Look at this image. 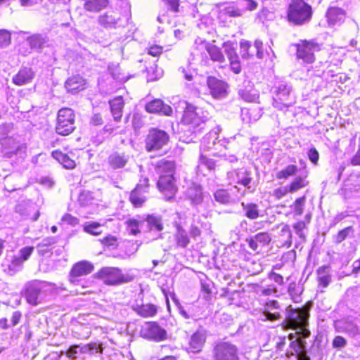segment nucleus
<instances>
[{
    "label": "nucleus",
    "instance_id": "864d4df0",
    "mask_svg": "<svg viewBox=\"0 0 360 360\" xmlns=\"http://www.w3.org/2000/svg\"><path fill=\"white\" fill-rule=\"evenodd\" d=\"M101 228V224L98 222H89L84 226V231L91 235L97 236L101 233L98 229Z\"/></svg>",
    "mask_w": 360,
    "mask_h": 360
},
{
    "label": "nucleus",
    "instance_id": "603ef678",
    "mask_svg": "<svg viewBox=\"0 0 360 360\" xmlns=\"http://www.w3.org/2000/svg\"><path fill=\"white\" fill-rule=\"evenodd\" d=\"M157 312L156 307L151 304H142L137 310L139 315H155Z\"/></svg>",
    "mask_w": 360,
    "mask_h": 360
},
{
    "label": "nucleus",
    "instance_id": "6e6d98bb",
    "mask_svg": "<svg viewBox=\"0 0 360 360\" xmlns=\"http://www.w3.org/2000/svg\"><path fill=\"white\" fill-rule=\"evenodd\" d=\"M23 262L18 255H14L8 265V269L11 271L17 272L22 269Z\"/></svg>",
    "mask_w": 360,
    "mask_h": 360
},
{
    "label": "nucleus",
    "instance_id": "f704fd0d",
    "mask_svg": "<svg viewBox=\"0 0 360 360\" xmlns=\"http://www.w3.org/2000/svg\"><path fill=\"white\" fill-rule=\"evenodd\" d=\"M241 207L244 212L245 216L250 219H256L259 217V208L258 205L255 203H245L241 202Z\"/></svg>",
    "mask_w": 360,
    "mask_h": 360
},
{
    "label": "nucleus",
    "instance_id": "4468645a",
    "mask_svg": "<svg viewBox=\"0 0 360 360\" xmlns=\"http://www.w3.org/2000/svg\"><path fill=\"white\" fill-rule=\"evenodd\" d=\"M158 187L167 200L172 198L177 191L174 175L162 176L158 181Z\"/></svg>",
    "mask_w": 360,
    "mask_h": 360
},
{
    "label": "nucleus",
    "instance_id": "680f3d73",
    "mask_svg": "<svg viewBox=\"0 0 360 360\" xmlns=\"http://www.w3.org/2000/svg\"><path fill=\"white\" fill-rule=\"evenodd\" d=\"M210 43L207 42L205 40L198 37L195 39L193 44V49L198 52L201 53L203 51L207 49L208 46H210Z\"/></svg>",
    "mask_w": 360,
    "mask_h": 360
},
{
    "label": "nucleus",
    "instance_id": "0e129e2a",
    "mask_svg": "<svg viewBox=\"0 0 360 360\" xmlns=\"http://www.w3.org/2000/svg\"><path fill=\"white\" fill-rule=\"evenodd\" d=\"M30 210L31 207L27 206L24 202L19 203L15 207V212L24 218H26L30 215Z\"/></svg>",
    "mask_w": 360,
    "mask_h": 360
},
{
    "label": "nucleus",
    "instance_id": "5fc2aeb1",
    "mask_svg": "<svg viewBox=\"0 0 360 360\" xmlns=\"http://www.w3.org/2000/svg\"><path fill=\"white\" fill-rule=\"evenodd\" d=\"M19 318L20 316H11L9 319L2 318L0 319V327L3 329H7L14 326L19 322Z\"/></svg>",
    "mask_w": 360,
    "mask_h": 360
},
{
    "label": "nucleus",
    "instance_id": "393cba45",
    "mask_svg": "<svg viewBox=\"0 0 360 360\" xmlns=\"http://www.w3.org/2000/svg\"><path fill=\"white\" fill-rule=\"evenodd\" d=\"M240 97L247 102H257L259 96L256 91L253 89L250 81L245 80L238 89Z\"/></svg>",
    "mask_w": 360,
    "mask_h": 360
},
{
    "label": "nucleus",
    "instance_id": "a18cd8bd",
    "mask_svg": "<svg viewBox=\"0 0 360 360\" xmlns=\"http://www.w3.org/2000/svg\"><path fill=\"white\" fill-rule=\"evenodd\" d=\"M298 171V168L296 165H289L284 169L276 173V178L278 179H286L291 176L295 175Z\"/></svg>",
    "mask_w": 360,
    "mask_h": 360
},
{
    "label": "nucleus",
    "instance_id": "423d86ee",
    "mask_svg": "<svg viewBox=\"0 0 360 360\" xmlns=\"http://www.w3.org/2000/svg\"><path fill=\"white\" fill-rule=\"evenodd\" d=\"M75 115L72 109L64 108L59 110L56 131L62 136L71 134L75 129Z\"/></svg>",
    "mask_w": 360,
    "mask_h": 360
},
{
    "label": "nucleus",
    "instance_id": "5701e85b",
    "mask_svg": "<svg viewBox=\"0 0 360 360\" xmlns=\"http://www.w3.org/2000/svg\"><path fill=\"white\" fill-rule=\"evenodd\" d=\"M129 160V154L115 151L108 157V164L112 169H119L124 167Z\"/></svg>",
    "mask_w": 360,
    "mask_h": 360
},
{
    "label": "nucleus",
    "instance_id": "b1692460",
    "mask_svg": "<svg viewBox=\"0 0 360 360\" xmlns=\"http://www.w3.org/2000/svg\"><path fill=\"white\" fill-rule=\"evenodd\" d=\"M65 87L68 92L75 94L86 89V82L80 75H75L66 80Z\"/></svg>",
    "mask_w": 360,
    "mask_h": 360
},
{
    "label": "nucleus",
    "instance_id": "9b49d317",
    "mask_svg": "<svg viewBox=\"0 0 360 360\" xmlns=\"http://www.w3.org/2000/svg\"><path fill=\"white\" fill-rule=\"evenodd\" d=\"M169 135L164 131L153 129L149 131L146 140V148L148 151L157 150L167 143Z\"/></svg>",
    "mask_w": 360,
    "mask_h": 360
},
{
    "label": "nucleus",
    "instance_id": "de8ad7c7",
    "mask_svg": "<svg viewBox=\"0 0 360 360\" xmlns=\"http://www.w3.org/2000/svg\"><path fill=\"white\" fill-rule=\"evenodd\" d=\"M305 202L306 198L305 196H302L296 199L294 203L290 206L293 210L295 217L300 216L303 214Z\"/></svg>",
    "mask_w": 360,
    "mask_h": 360
},
{
    "label": "nucleus",
    "instance_id": "13d9d810",
    "mask_svg": "<svg viewBox=\"0 0 360 360\" xmlns=\"http://www.w3.org/2000/svg\"><path fill=\"white\" fill-rule=\"evenodd\" d=\"M11 41V33L6 30H0V48L8 46Z\"/></svg>",
    "mask_w": 360,
    "mask_h": 360
},
{
    "label": "nucleus",
    "instance_id": "cd10ccee",
    "mask_svg": "<svg viewBox=\"0 0 360 360\" xmlns=\"http://www.w3.org/2000/svg\"><path fill=\"white\" fill-rule=\"evenodd\" d=\"M205 340V333L203 331H196L191 337L188 351L193 353L200 352L204 346Z\"/></svg>",
    "mask_w": 360,
    "mask_h": 360
},
{
    "label": "nucleus",
    "instance_id": "a211bd4d",
    "mask_svg": "<svg viewBox=\"0 0 360 360\" xmlns=\"http://www.w3.org/2000/svg\"><path fill=\"white\" fill-rule=\"evenodd\" d=\"M148 179H145L143 184H139L131 192L129 200L134 207H141L146 200L148 193Z\"/></svg>",
    "mask_w": 360,
    "mask_h": 360
},
{
    "label": "nucleus",
    "instance_id": "3c124183",
    "mask_svg": "<svg viewBox=\"0 0 360 360\" xmlns=\"http://www.w3.org/2000/svg\"><path fill=\"white\" fill-rule=\"evenodd\" d=\"M194 18H198L197 25L200 29H204L209 26L212 23V18L209 15H199L198 11L193 13Z\"/></svg>",
    "mask_w": 360,
    "mask_h": 360
},
{
    "label": "nucleus",
    "instance_id": "473e14b6",
    "mask_svg": "<svg viewBox=\"0 0 360 360\" xmlns=\"http://www.w3.org/2000/svg\"><path fill=\"white\" fill-rule=\"evenodd\" d=\"M124 105V101L122 96H117L110 101L112 115L114 120L117 122L120 121L122 116Z\"/></svg>",
    "mask_w": 360,
    "mask_h": 360
},
{
    "label": "nucleus",
    "instance_id": "ddd939ff",
    "mask_svg": "<svg viewBox=\"0 0 360 360\" xmlns=\"http://www.w3.org/2000/svg\"><path fill=\"white\" fill-rule=\"evenodd\" d=\"M141 335L149 340L161 341L166 338V330L155 322H146L141 326Z\"/></svg>",
    "mask_w": 360,
    "mask_h": 360
},
{
    "label": "nucleus",
    "instance_id": "69168bd1",
    "mask_svg": "<svg viewBox=\"0 0 360 360\" xmlns=\"http://www.w3.org/2000/svg\"><path fill=\"white\" fill-rule=\"evenodd\" d=\"M101 243L108 248H115L117 247V238L115 236L108 235L101 240Z\"/></svg>",
    "mask_w": 360,
    "mask_h": 360
},
{
    "label": "nucleus",
    "instance_id": "6e6552de",
    "mask_svg": "<svg viewBox=\"0 0 360 360\" xmlns=\"http://www.w3.org/2000/svg\"><path fill=\"white\" fill-rule=\"evenodd\" d=\"M129 20L128 15H122L118 11H108L99 15L98 24L105 29L124 27Z\"/></svg>",
    "mask_w": 360,
    "mask_h": 360
},
{
    "label": "nucleus",
    "instance_id": "ea45409f",
    "mask_svg": "<svg viewBox=\"0 0 360 360\" xmlns=\"http://www.w3.org/2000/svg\"><path fill=\"white\" fill-rule=\"evenodd\" d=\"M175 240L177 245L181 248L187 247L190 243V239L188 238L186 231L180 226H178L176 227Z\"/></svg>",
    "mask_w": 360,
    "mask_h": 360
},
{
    "label": "nucleus",
    "instance_id": "6ab92c4d",
    "mask_svg": "<svg viewBox=\"0 0 360 360\" xmlns=\"http://www.w3.org/2000/svg\"><path fill=\"white\" fill-rule=\"evenodd\" d=\"M360 188V172H352L344 181L341 188V193L345 198H349L353 192L357 191Z\"/></svg>",
    "mask_w": 360,
    "mask_h": 360
},
{
    "label": "nucleus",
    "instance_id": "aec40b11",
    "mask_svg": "<svg viewBox=\"0 0 360 360\" xmlns=\"http://www.w3.org/2000/svg\"><path fill=\"white\" fill-rule=\"evenodd\" d=\"M263 43L262 41L255 40L254 45L248 41L240 42V53L243 58L248 59L254 56V51H249L250 49H254L256 51V56L258 58H264V52L262 51Z\"/></svg>",
    "mask_w": 360,
    "mask_h": 360
},
{
    "label": "nucleus",
    "instance_id": "bf43d9fd",
    "mask_svg": "<svg viewBox=\"0 0 360 360\" xmlns=\"http://www.w3.org/2000/svg\"><path fill=\"white\" fill-rule=\"evenodd\" d=\"M306 342L302 339H296L291 342L290 347L296 352H304Z\"/></svg>",
    "mask_w": 360,
    "mask_h": 360
},
{
    "label": "nucleus",
    "instance_id": "4c0bfd02",
    "mask_svg": "<svg viewBox=\"0 0 360 360\" xmlns=\"http://www.w3.org/2000/svg\"><path fill=\"white\" fill-rule=\"evenodd\" d=\"M108 4V0H87L84 4L85 10L91 12H98Z\"/></svg>",
    "mask_w": 360,
    "mask_h": 360
},
{
    "label": "nucleus",
    "instance_id": "58836bf2",
    "mask_svg": "<svg viewBox=\"0 0 360 360\" xmlns=\"http://www.w3.org/2000/svg\"><path fill=\"white\" fill-rule=\"evenodd\" d=\"M103 351V347L102 344L96 342H90L89 344L84 345L79 349L80 354H89L90 355L97 353L102 354Z\"/></svg>",
    "mask_w": 360,
    "mask_h": 360
},
{
    "label": "nucleus",
    "instance_id": "f8f14e48",
    "mask_svg": "<svg viewBox=\"0 0 360 360\" xmlns=\"http://www.w3.org/2000/svg\"><path fill=\"white\" fill-rule=\"evenodd\" d=\"M96 276L106 285H114L125 282L121 270L115 267H103Z\"/></svg>",
    "mask_w": 360,
    "mask_h": 360
},
{
    "label": "nucleus",
    "instance_id": "bb28decb",
    "mask_svg": "<svg viewBox=\"0 0 360 360\" xmlns=\"http://www.w3.org/2000/svg\"><path fill=\"white\" fill-rule=\"evenodd\" d=\"M271 238L266 232L259 233L249 239H247L249 247L254 251L257 250L269 244Z\"/></svg>",
    "mask_w": 360,
    "mask_h": 360
},
{
    "label": "nucleus",
    "instance_id": "8fccbe9b",
    "mask_svg": "<svg viewBox=\"0 0 360 360\" xmlns=\"http://www.w3.org/2000/svg\"><path fill=\"white\" fill-rule=\"evenodd\" d=\"M354 230L352 226H348L341 231H340L337 235H335L334 240L336 243H340L345 240L348 236H353Z\"/></svg>",
    "mask_w": 360,
    "mask_h": 360
},
{
    "label": "nucleus",
    "instance_id": "f257e3e1",
    "mask_svg": "<svg viewBox=\"0 0 360 360\" xmlns=\"http://www.w3.org/2000/svg\"><path fill=\"white\" fill-rule=\"evenodd\" d=\"M312 16V8L303 0H292L288 8L287 17L290 22L295 25L308 23Z\"/></svg>",
    "mask_w": 360,
    "mask_h": 360
},
{
    "label": "nucleus",
    "instance_id": "a878e982",
    "mask_svg": "<svg viewBox=\"0 0 360 360\" xmlns=\"http://www.w3.org/2000/svg\"><path fill=\"white\" fill-rule=\"evenodd\" d=\"M34 77V72L30 68H22L13 78V82L17 86H22L30 83Z\"/></svg>",
    "mask_w": 360,
    "mask_h": 360
},
{
    "label": "nucleus",
    "instance_id": "0eeeda50",
    "mask_svg": "<svg viewBox=\"0 0 360 360\" xmlns=\"http://www.w3.org/2000/svg\"><path fill=\"white\" fill-rule=\"evenodd\" d=\"M214 360H239V350L236 345L228 341H219L212 349Z\"/></svg>",
    "mask_w": 360,
    "mask_h": 360
},
{
    "label": "nucleus",
    "instance_id": "2f4dec72",
    "mask_svg": "<svg viewBox=\"0 0 360 360\" xmlns=\"http://www.w3.org/2000/svg\"><path fill=\"white\" fill-rule=\"evenodd\" d=\"M155 172L159 175V177H162V176L173 175L174 172V162L171 160L162 159L157 162Z\"/></svg>",
    "mask_w": 360,
    "mask_h": 360
},
{
    "label": "nucleus",
    "instance_id": "39448f33",
    "mask_svg": "<svg viewBox=\"0 0 360 360\" xmlns=\"http://www.w3.org/2000/svg\"><path fill=\"white\" fill-rule=\"evenodd\" d=\"M227 177L231 184H240L245 188L242 196L245 195L246 191L250 193H253L256 191L257 185L252 179V173L245 168L229 172Z\"/></svg>",
    "mask_w": 360,
    "mask_h": 360
},
{
    "label": "nucleus",
    "instance_id": "338daca9",
    "mask_svg": "<svg viewBox=\"0 0 360 360\" xmlns=\"http://www.w3.org/2000/svg\"><path fill=\"white\" fill-rule=\"evenodd\" d=\"M34 250L33 247L27 246L22 248L17 255L23 262L28 259Z\"/></svg>",
    "mask_w": 360,
    "mask_h": 360
},
{
    "label": "nucleus",
    "instance_id": "72a5a7b5",
    "mask_svg": "<svg viewBox=\"0 0 360 360\" xmlns=\"http://www.w3.org/2000/svg\"><path fill=\"white\" fill-rule=\"evenodd\" d=\"M52 157L56 159L66 169H73L75 167V162L67 154L63 153L59 150H54L51 153Z\"/></svg>",
    "mask_w": 360,
    "mask_h": 360
},
{
    "label": "nucleus",
    "instance_id": "e433bc0d",
    "mask_svg": "<svg viewBox=\"0 0 360 360\" xmlns=\"http://www.w3.org/2000/svg\"><path fill=\"white\" fill-rule=\"evenodd\" d=\"M143 218L141 216H137V218L129 219L126 221L129 233L136 236L140 233V229H143V224H142Z\"/></svg>",
    "mask_w": 360,
    "mask_h": 360
},
{
    "label": "nucleus",
    "instance_id": "c85d7f7f",
    "mask_svg": "<svg viewBox=\"0 0 360 360\" xmlns=\"http://www.w3.org/2000/svg\"><path fill=\"white\" fill-rule=\"evenodd\" d=\"M41 285L37 281H34L27 285L25 291V296L30 304L32 305L37 304L41 293Z\"/></svg>",
    "mask_w": 360,
    "mask_h": 360
},
{
    "label": "nucleus",
    "instance_id": "37998d69",
    "mask_svg": "<svg viewBox=\"0 0 360 360\" xmlns=\"http://www.w3.org/2000/svg\"><path fill=\"white\" fill-rule=\"evenodd\" d=\"M207 51L213 61H217L219 63L224 62V56L221 49L217 46L210 44L207 49Z\"/></svg>",
    "mask_w": 360,
    "mask_h": 360
},
{
    "label": "nucleus",
    "instance_id": "a19ab883",
    "mask_svg": "<svg viewBox=\"0 0 360 360\" xmlns=\"http://www.w3.org/2000/svg\"><path fill=\"white\" fill-rule=\"evenodd\" d=\"M318 281L319 285L323 288L327 287L330 281V276L329 275V267L327 266H323L317 270Z\"/></svg>",
    "mask_w": 360,
    "mask_h": 360
},
{
    "label": "nucleus",
    "instance_id": "9d476101",
    "mask_svg": "<svg viewBox=\"0 0 360 360\" xmlns=\"http://www.w3.org/2000/svg\"><path fill=\"white\" fill-rule=\"evenodd\" d=\"M295 46L297 58L306 63H312L315 60L314 52L320 50L319 44L314 40H302Z\"/></svg>",
    "mask_w": 360,
    "mask_h": 360
},
{
    "label": "nucleus",
    "instance_id": "f3484780",
    "mask_svg": "<svg viewBox=\"0 0 360 360\" xmlns=\"http://www.w3.org/2000/svg\"><path fill=\"white\" fill-rule=\"evenodd\" d=\"M207 84L211 95L217 99L223 98L227 95V84L214 77H208Z\"/></svg>",
    "mask_w": 360,
    "mask_h": 360
},
{
    "label": "nucleus",
    "instance_id": "774afa93",
    "mask_svg": "<svg viewBox=\"0 0 360 360\" xmlns=\"http://www.w3.org/2000/svg\"><path fill=\"white\" fill-rule=\"evenodd\" d=\"M344 324L345 326L342 328L345 331L348 332L353 335H356L359 333V328L353 322L345 321Z\"/></svg>",
    "mask_w": 360,
    "mask_h": 360
},
{
    "label": "nucleus",
    "instance_id": "c03bdc74",
    "mask_svg": "<svg viewBox=\"0 0 360 360\" xmlns=\"http://www.w3.org/2000/svg\"><path fill=\"white\" fill-rule=\"evenodd\" d=\"M214 200L220 204L228 205L231 202V197L228 191L219 189L214 193Z\"/></svg>",
    "mask_w": 360,
    "mask_h": 360
},
{
    "label": "nucleus",
    "instance_id": "4be33fe9",
    "mask_svg": "<svg viewBox=\"0 0 360 360\" xmlns=\"http://www.w3.org/2000/svg\"><path fill=\"white\" fill-rule=\"evenodd\" d=\"M146 110L150 113H158L163 115L170 116L172 114V108L165 104L160 99H155L146 105Z\"/></svg>",
    "mask_w": 360,
    "mask_h": 360
},
{
    "label": "nucleus",
    "instance_id": "2eb2a0df",
    "mask_svg": "<svg viewBox=\"0 0 360 360\" xmlns=\"http://www.w3.org/2000/svg\"><path fill=\"white\" fill-rule=\"evenodd\" d=\"M142 224H143V227L146 229V231L157 233V236L155 239L160 238V232L163 229L162 217L159 215L152 214L142 216Z\"/></svg>",
    "mask_w": 360,
    "mask_h": 360
},
{
    "label": "nucleus",
    "instance_id": "f03ea898",
    "mask_svg": "<svg viewBox=\"0 0 360 360\" xmlns=\"http://www.w3.org/2000/svg\"><path fill=\"white\" fill-rule=\"evenodd\" d=\"M208 118L204 112L191 104H187L182 117V122L193 133L201 131Z\"/></svg>",
    "mask_w": 360,
    "mask_h": 360
},
{
    "label": "nucleus",
    "instance_id": "7c9ffc66",
    "mask_svg": "<svg viewBox=\"0 0 360 360\" xmlns=\"http://www.w3.org/2000/svg\"><path fill=\"white\" fill-rule=\"evenodd\" d=\"M326 17L330 25L341 24L345 18V12L340 8L331 7L328 8Z\"/></svg>",
    "mask_w": 360,
    "mask_h": 360
},
{
    "label": "nucleus",
    "instance_id": "20e7f679",
    "mask_svg": "<svg viewBox=\"0 0 360 360\" xmlns=\"http://www.w3.org/2000/svg\"><path fill=\"white\" fill-rule=\"evenodd\" d=\"M308 318L309 316H287L283 323V328L296 330L295 333L288 335L290 340H295L296 336L300 339H305L310 336L311 333L307 328L309 326Z\"/></svg>",
    "mask_w": 360,
    "mask_h": 360
},
{
    "label": "nucleus",
    "instance_id": "e2e57ef3",
    "mask_svg": "<svg viewBox=\"0 0 360 360\" xmlns=\"http://www.w3.org/2000/svg\"><path fill=\"white\" fill-rule=\"evenodd\" d=\"M82 346L79 345H73L70 346L65 352V355L71 360H76L77 359V354L79 352L80 347Z\"/></svg>",
    "mask_w": 360,
    "mask_h": 360
},
{
    "label": "nucleus",
    "instance_id": "c9c22d12",
    "mask_svg": "<svg viewBox=\"0 0 360 360\" xmlns=\"http://www.w3.org/2000/svg\"><path fill=\"white\" fill-rule=\"evenodd\" d=\"M202 167H205L208 171H212L216 167V162L212 159L207 158L202 154V153H201L199 156L198 165L196 169L198 173H201L203 175H205L203 174V171L202 169Z\"/></svg>",
    "mask_w": 360,
    "mask_h": 360
},
{
    "label": "nucleus",
    "instance_id": "49530a36",
    "mask_svg": "<svg viewBox=\"0 0 360 360\" xmlns=\"http://www.w3.org/2000/svg\"><path fill=\"white\" fill-rule=\"evenodd\" d=\"M94 198L91 192L83 191L79 193L78 202L82 207H87L94 203Z\"/></svg>",
    "mask_w": 360,
    "mask_h": 360
},
{
    "label": "nucleus",
    "instance_id": "052dcab7",
    "mask_svg": "<svg viewBox=\"0 0 360 360\" xmlns=\"http://www.w3.org/2000/svg\"><path fill=\"white\" fill-rule=\"evenodd\" d=\"M224 47L229 61L238 59L236 50L231 44L224 43Z\"/></svg>",
    "mask_w": 360,
    "mask_h": 360
},
{
    "label": "nucleus",
    "instance_id": "09e8293b",
    "mask_svg": "<svg viewBox=\"0 0 360 360\" xmlns=\"http://www.w3.org/2000/svg\"><path fill=\"white\" fill-rule=\"evenodd\" d=\"M302 287L300 284H297L295 283H291L288 286V292L295 302H298L300 301V296L302 294Z\"/></svg>",
    "mask_w": 360,
    "mask_h": 360
},
{
    "label": "nucleus",
    "instance_id": "dca6fc26",
    "mask_svg": "<svg viewBox=\"0 0 360 360\" xmlns=\"http://www.w3.org/2000/svg\"><path fill=\"white\" fill-rule=\"evenodd\" d=\"M94 270V265L87 261H81L76 263L70 273V281L72 283L79 282L78 278L91 274Z\"/></svg>",
    "mask_w": 360,
    "mask_h": 360
},
{
    "label": "nucleus",
    "instance_id": "1a4fd4ad",
    "mask_svg": "<svg viewBox=\"0 0 360 360\" xmlns=\"http://www.w3.org/2000/svg\"><path fill=\"white\" fill-rule=\"evenodd\" d=\"M221 128L217 126L208 134H207L202 139L200 144V151L221 150L226 147L227 141L224 139H219V133Z\"/></svg>",
    "mask_w": 360,
    "mask_h": 360
},
{
    "label": "nucleus",
    "instance_id": "412c9836",
    "mask_svg": "<svg viewBox=\"0 0 360 360\" xmlns=\"http://www.w3.org/2000/svg\"><path fill=\"white\" fill-rule=\"evenodd\" d=\"M186 198L191 202V204L196 206L200 205L204 198L202 188L200 185L192 183L185 192Z\"/></svg>",
    "mask_w": 360,
    "mask_h": 360
},
{
    "label": "nucleus",
    "instance_id": "c756f323",
    "mask_svg": "<svg viewBox=\"0 0 360 360\" xmlns=\"http://www.w3.org/2000/svg\"><path fill=\"white\" fill-rule=\"evenodd\" d=\"M31 49L41 52L42 49L48 46L49 39L46 35L35 34L26 39Z\"/></svg>",
    "mask_w": 360,
    "mask_h": 360
},
{
    "label": "nucleus",
    "instance_id": "7ed1b4c3",
    "mask_svg": "<svg viewBox=\"0 0 360 360\" xmlns=\"http://www.w3.org/2000/svg\"><path fill=\"white\" fill-rule=\"evenodd\" d=\"M274 93L275 96L274 98L273 105L275 108L285 110L296 102L292 86L287 83H278V85L275 86Z\"/></svg>",
    "mask_w": 360,
    "mask_h": 360
},
{
    "label": "nucleus",
    "instance_id": "79ce46f5",
    "mask_svg": "<svg viewBox=\"0 0 360 360\" xmlns=\"http://www.w3.org/2000/svg\"><path fill=\"white\" fill-rule=\"evenodd\" d=\"M308 184L307 175L298 176L295 177L290 184L288 185L290 193H295L301 188L306 187Z\"/></svg>",
    "mask_w": 360,
    "mask_h": 360
},
{
    "label": "nucleus",
    "instance_id": "4d7b16f0",
    "mask_svg": "<svg viewBox=\"0 0 360 360\" xmlns=\"http://www.w3.org/2000/svg\"><path fill=\"white\" fill-rule=\"evenodd\" d=\"M224 11L226 15L233 18L240 17L243 14V10L235 5L227 6Z\"/></svg>",
    "mask_w": 360,
    "mask_h": 360
}]
</instances>
